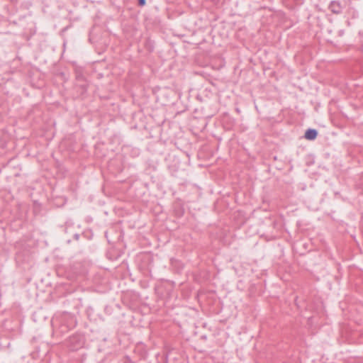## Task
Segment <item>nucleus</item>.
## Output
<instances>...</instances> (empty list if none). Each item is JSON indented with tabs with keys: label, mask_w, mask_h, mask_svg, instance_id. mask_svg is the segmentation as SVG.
Instances as JSON below:
<instances>
[{
	"label": "nucleus",
	"mask_w": 363,
	"mask_h": 363,
	"mask_svg": "<svg viewBox=\"0 0 363 363\" xmlns=\"http://www.w3.org/2000/svg\"><path fill=\"white\" fill-rule=\"evenodd\" d=\"M81 86L83 89V90H86V84H82V85H81Z\"/></svg>",
	"instance_id": "obj_8"
},
{
	"label": "nucleus",
	"mask_w": 363,
	"mask_h": 363,
	"mask_svg": "<svg viewBox=\"0 0 363 363\" xmlns=\"http://www.w3.org/2000/svg\"><path fill=\"white\" fill-rule=\"evenodd\" d=\"M76 325V320H74L73 316H65L63 319V323H62L60 326V330L61 333H66L68 330L74 328Z\"/></svg>",
	"instance_id": "obj_1"
},
{
	"label": "nucleus",
	"mask_w": 363,
	"mask_h": 363,
	"mask_svg": "<svg viewBox=\"0 0 363 363\" xmlns=\"http://www.w3.org/2000/svg\"><path fill=\"white\" fill-rule=\"evenodd\" d=\"M138 5L140 6H143L146 4V0H138Z\"/></svg>",
	"instance_id": "obj_5"
},
{
	"label": "nucleus",
	"mask_w": 363,
	"mask_h": 363,
	"mask_svg": "<svg viewBox=\"0 0 363 363\" xmlns=\"http://www.w3.org/2000/svg\"><path fill=\"white\" fill-rule=\"evenodd\" d=\"M125 363H135V362H132L130 359L127 357L125 359Z\"/></svg>",
	"instance_id": "obj_7"
},
{
	"label": "nucleus",
	"mask_w": 363,
	"mask_h": 363,
	"mask_svg": "<svg viewBox=\"0 0 363 363\" xmlns=\"http://www.w3.org/2000/svg\"><path fill=\"white\" fill-rule=\"evenodd\" d=\"M318 130L313 128H308L306 130L304 137L308 140H313L318 136Z\"/></svg>",
	"instance_id": "obj_4"
},
{
	"label": "nucleus",
	"mask_w": 363,
	"mask_h": 363,
	"mask_svg": "<svg viewBox=\"0 0 363 363\" xmlns=\"http://www.w3.org/2000/svg\"><path fill=\"white\" fill-rule=\"evenodd\" d=\"M69 346L72 350H77L83 345V337L79 335H75L69 337Z\"/></svg>",
	"instance_id": "obj_2"
},
{
	"label": "nucleus",
	"mask_w": 363,
	"mask_h": 363,
	"mask_svg": "<svg viewBox=\"0 0 363 363\" xmlns=\"http://www.w3.org/2000/svg\"><path fill=\"white\" fill-rule=\"evenodd\" d=\"M328 9L334 14H340L343 6L339 1H332L328 6Z\"/></svg>",
	"instance_id": "obj_3"
},
{
	"label": "nucleus",
	"mask_w": 363,
	"mask_h": 363,
	"mask_svg": "<svg viewBox=\"0 0 363 363\" xmlns=\"http://www.w3.org/2000/svg\"><path fill=\"white\" fill-rule=\"evenodd\" d=\"M77 79L78 80H82V81H83V80H84V77H83V76H82V75H80V74H77Z\"/></svg>",
	"instance_id": "obj_6"
}]
</instances>
